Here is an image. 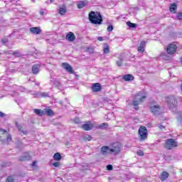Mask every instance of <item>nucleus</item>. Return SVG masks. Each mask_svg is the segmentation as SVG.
<instances>
[{
    "instance_id": "ddd939ff",
    "label": "nucleus",
    "mask_w": 182,
    "mask_h": 182,
    "mask_svg": "<svg viewBox=\"0 0 182 182\" xmlns=\"http://www.w3.org/2000/svg\"><path fill=\"white\" fill-rule=\"evenodd\" d=\"M65 39L68 41V42H73L76 40V36L73 32H69L66 36Z\"/></svg>"
},
{
    "instance_id": "4be33fe9",
    "label": "nucleus",
    "mask_w": 182,
    "mask_h": 182,
    "mask_svg": "<svg viewBox=\"0 0 182 182\" xmlns=\"http://www.w3.org/2000/svg\"><path fill=\"white\" fill-rule=\"evenodd\" d=\"M66 12H68V9H66V6H63L60 7L58 13L60 15H66Z\"/></svg>"
},
{
    "instance_id": "f3484780",
    "label": "nucleus",
    "mask_w": 182,
    "mask_h": 182,
    "mask_svg": "<svg viewBox=\"0 0 182 182\" xmlns=\"http://www.w3.org/2000/svg\"><path fill=\"white\" fill-rule=\"evenodd\" d=\"M122 79L125 80V82H130L134 80V77H133L132 75L127 74L123 76Z\"/></svg>"
},
{
    "instance_id": "79ce46f5",
    "label": "nucleus",
    "mask_w": 182,
    "mask_h": 182,
    "mask_svg": "<svg viewBox=\"0 0 182 182\" xmlns=\"http://www.w3.org/2000/svg\"><path fill=\"white\" fill-rule=\"evenodd\" d=\"M156 126H157V127L159 128L160 130H164V129H165V127L160 124H158Z\"/></svg>"
},
{
    "instance_id": "f8f14e48",
    "label": "nucleus",
    "mask_w": 182,
    "mask_h": 182,
    "mask_svg": "<svg viewBox=\"0 0 182 182\" xmlns=\"http://www.w3.org/2000/svg\"><path fill=\"white\" fill-rule=\"evenodd\" d=\"M88 4L89 1H87V0L79 1L77 2V6L78 9H82V8H85V6H87Z\"/></svg>"
},
{
    "instance_id": "5fc2aeb1",
    "label": "nucleus",
    "mask_w": 182,
    "mask_h": 182,
    "mask_svg": "<svg viewBox=\"0 0 182 182\" xmlns=\"http://www.w3.org/2000/svg\"><path fill=\"white\" fill-rule=\"evenodd\" d=\"M55 2V0H50V4H53Z\"/></svg>"
},
{
    "instance_id": "a211bd4d",
    "label": "nucleus",
    "mask_w": 182,
    "mask_h": 182,
    "mask_svg": "<svg viewBox=\"0 0 182 182\" xmlns=\"http://www.w3.org/2000/svg\"><path fill=\"white\" fill-rule=\"evenodd\" d=\"M39 68L41 66L39 65H33L32 67V73L33 75H38L39 73Z\"/></svg>"
},
{
    "instance_id": "e433bc0d",
    "label": "nucleus",
    "mask_w": 182,
    "mask_h": 182,
    "mask_svg": "<svg viewBox=\"0 0 182 182\" xmlns=\"http://www.w3.org/2000/svg\"><path fill=\"white\" fill-rule=\"evenodd\" d=\"M15 181V179H14V177L12 176H9L6 179V182H14Z\"/></svg>"
},
{
    "instance_id": "aec40b11",
    "label": "nucleus",
    "mask_w": 182,
    "mask_h": 182,
    "mask_svg": "<svg viewBox=\"0 0 182 182\" xmlns=\"http://www.w3.org/2000/svg\"><path fill=\"white\" fill-rule=\"evenodd\" d=\"M6 134H8V132L5 129H0V140H4L3 137H6Z\"/></svg>"
},
{
    "instance_id": "13d9d810",
    "label": "nucleus",
    "mask_w": 182,
    "mask_h": 182,
    "mask_svg": "<svg viewBox=\"0 0 182 182\" xmlns=\"http://www.w3.org/2000/svg\"><path fill=\"white\" fill-rule=\"evenodd\" d=\"M46 4H49V1H46Z\"/></svg>"
},
{
    "instance_id": "37998d69",
    "label": "nucleus",
    "mask_w": 182,
    "mask_h": 182,
    "mask_svg": "<svg viewBox=\"0 0 182 182\" xmlns=\"http://www.w3.org/2000/svg\"><path fill=\"white\" fill-rule=\"evenodd\" d=\"M137 154H138V156H144V152H143V151H141V150H138Z\"/></svg>"
},
{
    "instance_id": "412c9836",
    "label": "nucleus",
    "mask_w": 182,
    "mask_h": 182,
    "mask_svg": "<svg viewBox=\"0 0 182 182\" xmlns=\"http://www.w3.org/2000/svg\"><path fill=\"white\" fill-rule=\"evenodd\" d=\"M167 178H168V173L166 171L163 172L160 176V179L161 180V181H166Z\"/></svg>"
},
{
    "instance_id": "ea45409f",
    "label": "nucleus",
    "mask_w": 182,
    "mask_h": 182,
    "mask_svg": "<svg viewBox=\"0 0 182 182\" xmlns=\"http://www.w3.org/2000/svg\"><path fill=\"white\" fill-rule=\"evenodd\" d=\"M139 46H141V48H146V41H141V43H140V45H139Z\"/></svg>"
},
{
    "instance_id": "473e14b6",
    "label": "nucleus",
    "mask_w": 182,
    "mask_h": 182,
    "mask_svg": "<svg viewBox=\"0 0 182 182\" xmlns=\"http://www.w3.org/2000/svg\"><path fill=\"white\" fill-rule=\"evenodd\" d=\"M116 65L119 68H121V66H122V65H123V59L122 58H119L118 60H117Z\"/></svg>"
},
{
    "instance_id": "9d476101",
    "label": "nucleus",
    "mask_w": 182,
    "mask_h": 182,
    "mask_svg": "<svg viewBox=\"0 0 182 182\" xmlns=\"http://www.w3.org/2000/svg\"><path fill=\"white\" fill-rule=\"evenodd\" d=\"M30 32L33 35H41L42 33V29L40 27H31L30 28Z\"/></svg>"
},
{
    "instance_id": "423d86ee",
    "label": "nucleus",
    "mask_w": 182,
    "mask_h": 182,
    "mask_svg": "<svg viewBox=\"0 0 182 182\" xmlns=\"http://www.w3.org/2000/svg\"><path fill=\"white\" fill-rule=\"evenodd\" d=\"M166 52L168 55H174L177 52V46L174 43L169 44L166 48Z\"/></svg>"
},
{
    "instance_id": "6e6d98bb",
    "label": "nucleus",
    "mask_w": 182,
    "mask_h": 182,
    "mask_svg": "<svg viewBox=\"0 0 182 182\" xmlns=\"http://www.w3.org/2000/svg\"><path fill=\"white\" fill-rule=\"evenodd\" d=\"M135 110H139V107H136Z\"/></svg>"
},
{
    "instance_id": "6e6552de",
    "label": "nucleus",
    "mask_w": 182,
    "mask_h": 182,
    "mask_svg": "<svg viewBox=\"0 0 182 182\" xmlns=\"http://www.w3.org/2000/svg\"><path fill=\"white\" fill-rule=\"evenodd\" d=\"M140 95L138 94V95L135 97V100L132 102L133 106H139L140 103L144 102V99H146V95H143L141 97H139Z\"/></svg>"
},
{
    "instance_id": "3c124183",
    "label": "nucleus",
    "mask_w": 182,
    "mask_h": 182,
    "mask_svg": "<svg viewBox=\"0 0 182 182\" xmlns=\"http://www.w3.org/2000/svg\"><path fill=\"white\" fill-rule=\"evenodd\" d=\"M74 122H75V123H79L80 120H79L78 118H75V119H74Z\"/></svg>"
},
{
    "instance_id": "0eeeda50",
    "label": "nucleus",
    "mask_w": 182,
    "mask_h": 182,
    "mask_svg": "<svg viewBox=\"0 0 182 182\" xmlns=\"http://www.w3.org/2000/svg\"><path fill=\"white\" fill-rule=\"evenodd\" d=\"M150 110L153 114L155 116H159V114H161V111L160 110L159 105H153L150 107Z\"/></svg>"
},
{
    "instance_id": "2f4dec72",
    "label": "nucleus",
    "mask_w": 182,
    "mask_h": 182,
    "mask_svg": "<svg viewBox=\"0 0 182 182\" xmlns=\"http://www.w3.org/2000/svg\"><path fill=\"white\" fill-rule=\"evenodd\" d=\"M83 139L85 141H90V140H92V136L89 135V134H85L83 136Z\"/></svg>"
},
{
    "instance_id": "bb28decb",
    "label": "nucleus",
    "mask_w": 182,
    "mask_h": 182,
    "mask_svg": "<svg viewBox=\"0 0 182 182\" xmlns=\"http://www.w3.org/2000/svg\"><path fill=\"white\" fill-rule=\"evenodd\" d=\"M169 9L171 12H176V11L177 10V4L173 3L172 4H171Z\"/></svg>"
},
{
    "instance_id": "c756f323",
    "label": "nucleus",
    "mask_w": 182,
    "mask_h": 182,
    "mask_svg": "<svg viewBox=\"0 0 182 182\" xmlns=\"http://www.w3.org/2000/svg\"><path fill=\"white\" fill-rule=\"evenodd\" d=\"M53 82V85L55 87H58V89H60V86H62V85L60 84V82L55 80Z\"/></svg>"
},
{
    "instance_id": "603ef678",
    "label": "nucleus",
    "mask_w": 182,
    "mask_h": 182,
    "mask_svg": "<svg viewBox=\"0 0 182 182\" xmlns=\"http://www.w3.org/2000/svg\"><path fill=\"white\" fill-rule=\"evenodd\" d=\"M45 14V12L43 11H40V15H43Z\"/></svg>"
},
{
    "instance_id": "864d4df0",
    "label": "nucleus",
    "mask_w": 182,
    "mask_h": 182,
    "mask_svg": "<svg viewBox=\"0 0 182 182\" xmlns=\"http://www.w3.org/2000/svg\"><path fill=\"white\" fill-rule=\"evenodd\" d=\"M32 166H36V162L33 161V164H32Z\"/></svg>"
},
{
    "instance_id": "72a5a7b5",
    "label": "nucleus",
    "mask_w": 182,
    "mask_h": 182,
    "mask_svg": "<svg viewBox=\"0 0 182 182\" xmlns=\"http://www.w3.org/2000/svg\"><path fill=\"white\" fill-rule=\"evenodd\" d=\"M46 113L48 116H53V111L52 109H46Z\"/></svg>"
},
{
    "instance_id": "b1692460",
    "label": "nucleus",
    "mask_w": 182,
    "mask_h": 182,
    "mask_svg": "<svg viewBox=\"0 0 182 182\" xmlns=\"http://www.w3.org/2000/svg\"><path fill=\"white\" fill-rule=\"evenodd\" d=\"M103 52L105 55L110 53V47L109 46V45L106 43L104 44Z\"/></svg>"
},
{
    "instance_id": "8fccbe9b",
    "label": "nucleus",
    "mask_w": 182,
    "mask_h": 182,
    "mask_svg": "<svg viewBox=\"0 0 182 182\" xmlns=\"http://www.w3.org/2000/svg\"><path fill=\"white\" fill-rule=\"evenodd\" d=\"M19 90H21V92H25V87H19Z\"/></svg>"
},
{
    "instance_id": "cd10ccee",
    "label": "nucleus",
    "mask_w": 182,
    "mask_h": 182,
    "mask_svg": "<svg viewBox=\"0 0 182 182\" xmlns=\"http://www.w3.org/2000/svg\"><path fill=\"white\" fill-rule=\"evenodd\" d=\"M34 113H36V114H38V116H43V111H42V109H34Z\"/></svg>"
},
{
    "instance_id": "f03ea898",
    "label": "nucleus",
    "mask_w": 182,
    "mask_h": 182,
    "mask_svg": "<svg viewBox=\"0 0 182 182\" xmlns=\"http://www.w3.org/2000/svg\"><path fill=\"white\" fill-rule=\"evenodd\" d=\"M167 106L171 110L172 112H176L177 111V105L178 102L177 101V98L171 95L166 99Z\"/></svg>"
},
{
    "instance_id": "bf43d9fd",
    "label": "nucleus",
    "mask_w": 182,
    "mask_h": 182,
    "mask_svg": "<svg viewBox=\"0 0 182 182\" xmlns=\"http://www.w3.org/2000/svg\"><path fill=\"white\" fill-rule=\"evenodd\" d=\"M33 1V2H35V0H32Z\"/></svg>"
},
{
    "instance_id": "58836bf2",
    "label": "nucleus",
    "mask_w": 182,
    "mask_h": 182,
    "mask_svg": "<svg viewBox=\"0 0 182 182\" xmlns=\"http://www.w3.org/2000/svg\"><path fill=\"white\" fill-rule=\"evenodd\" d=\"M107 32H112L113 31V26L109 25L107 28Z\"/></svg>"
},
{
    "instance_id": "4d7b16f0",
    "label": "nucleus",
    "mask_w": 182,
    "mask_h": 182,
    "mask_svg": "<svg viewBox=\"0 0 182 182\" xmlns=\"http://www.w3.org/2000/svg\"><path fill=\"white\" fill-rule=\"evenodd\" d=\"M75 76H76V77H79V75H76V74H75Z\"/></svg>"
},
{
    "instance_id": "7ed1b4c3",
    "label": "nucleus",
    "mask_w": 182,
    "mask_h": 182,
    "mask_svg": "<svg viewBox=\"0 0 182 182\" xmlns=\"http://www.w3.org/2000/svg\"><path fill=\"white\" fill-rule=\"evenodd\" d=\"M122 150V144L119 142L113 143L109 147V153L110 154H119Z\"/></svg>"
},
{
    "instance_id": "7c9ffc66",
    "label": "nucleus",
    "mask_w": 182,
    "mask_h": 182,
    "mask_svg": "<svg viewBox=\"0 0 182 182\" xmlns=\"http://www.w3.org/2000/svg\"><path fill=\"white\" fill-rule=\"evenodd\" d=\"M127 26H129V28H137V24L132 23L130 21H127Z\"/></svg>"
},
{
    "instance_id": "f704fd0d",
    "label": "nucleus",
    "mask_w": 182,
    "mask_h": 182,
    "mask_svg": "<svg viewBox=\"0 0 182 182\" xmlns=\"http://www.w3.org/2000/svg\"><path fill=\"white\" fill-rule=\"evenodd\" d=\"M6 136V141L8 143H9V141H12V136H11L10 134L7 133Z\"/></svg>"
},
{
    "instance_id": "393cba45",
    "label": "nucleus",
    "mask_w": 182,
    "mask_h": 182,
    "mask_svg": "<svg viewBox=\"0 0 182 182\" xmlns=\"http://www.w3.org/2000/svg\"><path fill=\"white\" fill-rule=\"evenodd\" d=\"M53 159L55 161H60L62 160V155H60V153L57 152L54 154Z\"/></svg>"
},
{
    "instance_id": "39448f33",
    "label": "nucleus",
    "mask_w": 182,
    "mask_h": 182,
    "mask_svg": "<svg viewBox=\"0 0 182 182\" xmlns=\"http://www.w3.org/2000/svg\"><path fill=\"white\" fill-rule=\"evenodd\" d=\"M139 134L140 136V140L142 141L143 140H146L147 139V136L149 133L147 132V128L146 127H140L139 129Z\"/></svg>"
},
{
    "instance_id": "4c0bfd02",
    "label": "nucleus",
    "mask_w": 182,
    "mask_h": 182,
    "mask_svg": "<svg viewBox=\"0 0 182 182\" xmlns=\"http://www.w3.org/2000/svg\"><path fill=\"white\" fill-rule=\"evenodd\" d=\"M138 52H139V53H143V52H144V47H141L140 46L138 47Z\"/></svg>"
},
{
    "instance_id": "c03bdc74",
    "label": "nucleus",
    "mask_w": 182,
    "mask_h": 182,
    "mask_svg": "<svg viewBox=\"0 0 182 182\" xmlns=\"http://www.w3.org/2000/svg\"><path fill=\"white\" fill-rule=\"evenodd\" d=\"M107 169L110 171L112 170H113V166H112L111 164H109L107 166Z\"/></svg>"
},
{
    "instance_id": "c9c22d12",
    "label": "nucleus",
    "mask_w": 182,
    "mask_h": 182,
    "mask_svg": "<svg viewBox=\"0 0 182 182\" xmlns=\"http://www.w3.org/2000/svg\"><path fill=\"white\" fill-rule=\"evenodd\" d=\"M8 42H9V41L6 38H4L1 39L2 45H6V43H8Z\"/></svg>"
},
{
    "instance_id": "09e8293b",
    "label": "nucleus",
    "mask_w": 182,
    "mask_h": 182,
    "mask_svg": "<svg viewBox=\"0 0 182 182\" xmlns=\"http://www.w3.org/2000/svg\"><path fill=\"white\" fill-rule=\"evenodd\" d=\"M97 40L100 41V42H103V37L99 36L97 37Z\"/></svg>"
},
{
    "instance_id": "49530a36",
    "label": "nucleus",
    "mask_w": 182,
    "mask_h": 182,
    "mask_svg": "<svg viewBox=\"0 0 182 182\" xmlns=\"http://www.w3.org/2000/svg\"><path fill=\"white\" fill-rule=\"evenodd\" d=\"M178 120L179 122H182V112H181L180 115L178 116Z\"/></svg>"
},
{
    "instance_id": "6ab92c4d",
    "label": "nucleus",
    "mask_w": 182,
    "mask_h": 182,
    "mask_svg": "<svg viewBox=\"0 0 182 182\" xmlns=\"http://www.w3.org/2000/svg\"><path fill=\"white\" fill-rule=\"evenodd\" d=\"M16 127H17L18 130L23 134H28V131L23 130V127L21 125H19L18 122H16Z\"/></svg>"
},
{
    "instance_id": "20e7f679",
    "label": "nucleus",
    "mask_w": 182,
    "mask_h": 182,
    "mask_svg": "<svg viewBox=\"0 0 182 182\" xmlns=\"http://www.w3.org/2000/svg\"><path fill=\"white\" fill-rule=\"evenodd\" d=\"M178 146V143L174 139H169L165 143V147L168 150H171L174 149V147H177Z\"/></svg>"
},
{
    "instance_id": "c85d7f7f",
    "label": "nucleus",
    "mask_w": 182,
    "mask_h": 182,
    "mask_svg": "<svg viewBox=\"0 0 182 182\" xmlns=\"http://www.w3.org/2000/svg\"><path fill=\"white\" fill-rule=\"evenodd\" d=\"M109 127V124L105 122L101 124L99 127L98 129H107Z\"/></svg>"
},
{
    "instance_id": "a19ab883",
    "label": "nucleus",
    "mask_w": 182,
    "mask_h": 182,
    "mask_svg": "<svg viewBox=\"0 0 182 182\" xmlns=\"http://www.w3.org/2000/svg\"><path fill=\"white\" fill-rule=\"evenodd\" d=\"M176 18L179 20V21H182V13H178L177 14Z\"/></svg>"
},
{
    "instance_id": "9b49d317",
    "label": "nucleus",
    "mask_w": 182,
    "mask_h": 182,
    "mask_svg": "<svg viewBox=\"0 0 182 182\" xmlns=\"http://www.w3.org/2000/svg\"><path fill=\"white\" fill-rule=\"evenodd\" d=\"M100 151L102 156H107V154H110V146H102Z\"/></svg>"
},
{
    "instance_id": "5701e85b",
    "label": "nucleus",
    "mask_w": 182,
    "mask_h": 182,
    "mask_svg": "<svg viewBox=\"0 0 182 182\" xmlns=\"http://www.w3.org/2000/svg\"><path fill=\"white\" fill-rule=\"evenodd\" d=\"M11 55L13 56H14V58H21V56H23V55H22V53H21V51H19V50L14 51L11 53Z\"/></svg>"
},
{
    "instance_id": "a878e982",
    "label": "nucleus",
    "mask_w": 182,
    "mask_h": 182,
    "mask_svg": "<svg viewBox=\"0 0 182 182\" xmlns=\"http://www.w3.org/2000/svg\"><path fill=\"white\" fill-rule=\"evenodd\" d=\"M30 159H31V156L28 154L19 158L20 161H28V160H30Z\"/></svg>"
},
{
    "instance_id": "dca6fc26",
    "label": "nucleus",
    "mask_w": 182,
    "mask_h": 182,
    "mask_svg": "<svg viewBox=\"0 0 182 182\" xmlns=\"http://www.w3.org/2000/svg\"><path fill=\"white\" fill-rule=\"evenodd\" d=\"M35 97H49L48 92H36L33 94Z\"/></svg>"
},
{
    "instance_id": "de8ad7c7",
    "label": "nucleus",
    "mask_w": 182,
    "mask_h": 182,
    "mask_svg": "<svg viewBox=\"0 0 182 182\" xmlns=\"http://www.w3.org/2000/svg\"><path fill=\"white\" fill-rule=\"evenodd\" d=\"M5 116H6V114H5V113L0 112V117H5Z\"/></svg>"
},
{
    "instance_id": "4468645a",
    "label": "nucleus",
    "mask_w": 182,
    "mask_h": 182,
    "mask_svg": "<svg viewBox=\"0 0 182 182\" xmlns=\"http://www.w3.org/2000/svg\"><path fill=\"white\" fill-rule=\"evenodd\" d=\"M93 124L90 123V124H84L82 125V130H85V132H89V130H92L93 129Z\"/></svg>"
},
{
    "instance_id": "1a4fd4ad",
    "label": "nucleus",
    "mask_w": 182,
    "mask_h": 182,
    "mask_svg": "<svg viewBox=\"0 0 182 182\" xmlns=\"http://www.w3.org/2000/svg\"><path fill=\"white\" fill-rule=\"evenodd\" d=\"M63 68L68 72L70 74H73L75 73V71H73V68H72L69 63H62Z\"/></svg>"
},
{
    "instance_id": "2eb2a0df",
    "label": "nucleus",
    "mask_w": 182,
    "mask_h": 182,
    "mask_svg": "<svg viewBox=\"0 0 182 182\" xmlns=\"http://www.w3.org/2000/svg\"><path fill=\"white\" fill-rule=\"evenodd\" d=\"M92 92H100L102 90V85L100 83H95L92 87Z\"/></svg>"
},
{
    "instance_id": "a18cd8bd",
    "label": "nucleus",
    "mask_w": 182,
    "mask_h": 182,
    "mask_svg": "<svg viewBox=\"0 0 182 182\" xmlns=\"http://www.w3.org/2000/svg\"><path fill=\"white\" fill-rule=\"evenodd\" d=\"M53 166L54 167H59V166H60V162H54L53 163Z\"/></svg>"
},
{
    "instance_id": "f257e3e1",
    "label": "nucleus",
    "mask_w": 182,
    "mask_h": 182,
    "mask_svg": "<svg viewBox=\"0 0 182 182\" xmlns=\"http://www.w3.org/2000/svg\"><path fill=\"white\" fill-rule=\"evenodd\" d=\"M88 19L93 25H102L103 17L99 12L91 11L88 14Z\"/></svg>"
}]
</instances>
